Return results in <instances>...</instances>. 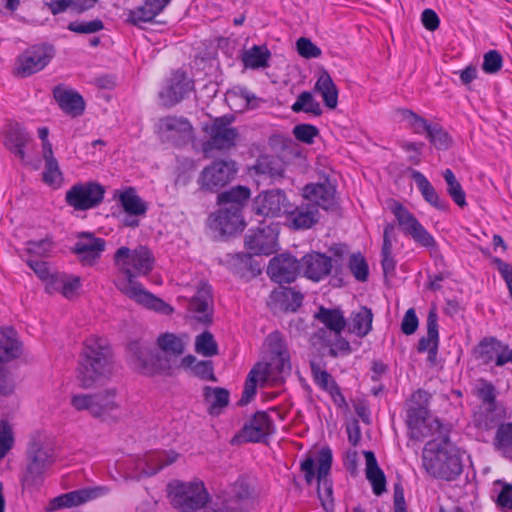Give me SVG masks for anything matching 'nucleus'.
I'll return each instance as SVG.
<instances>
[{"label": "nucleus", "mask_w": 512, "mask_h": 512, "mask_svg": "<svg viewBox=\"0 0 512 512\" xmlns=\"http://www.w3.org/2000/svg\"><path fill=\"white\" fill-rule=\"evenodd\" d=\"M113 261L124 275L122 280L116 282L117 288L123 294L157 313L171 315L174 312L171 305L150 293L136 280L138 276L147 275L154 268L155 258L147 246L140 245L135 249L122 246L115 251Z\"/></svg>", "instance_id": "obj_1"}, {"label": "nucleus", "mask_w": 512, "mask_h": 512, "mask_svg": "<svg viewBox=\"0 0 512 512\" xmlns=\"http://www.w3.org/2000/svg\"><path fill=\"white\" fill-rule=\"evenodd\" d=\"M434 425L437 427V436L428 441L423 448V468L436 479L456 480L463 472V454L450 441V428L439 420H435Z\"/></svg>", "instance_id": "obj_2"}, {"label": "nucleus", "mask_w": 512, "mask_h": 512, "mask_svg": "<svg viewBox=\"0 0 512 512\" xmlns=\"http://www.w3.org/2000/svg\"><path fill=\"white\" fill-rule=\"evenodd\" d=\"M112 351L108 340L92 335L84 343L77 369V378L83 388L92 387L112 369Z\"/></svg>", "instance_id": "obj_3"}, {"label": "nucleus", "mask_w": 512, "mask_h": 512, "mask_svg": "<svg viewBox=\"0 0 512 512\" xmlns=\"http://www.w3.org/2000/svg\"><path fill=\"white\" fill-rule=\"evenodd\" d=\"M431 398L432 395L428 391L419 388L406 401L405 423L408 428V437L412 440H422L432 430H435L437 435V427L434 425L436 419L427 425Z\"/></svg>", "instance_id": "obj_4"}, {"label": "nucleus", "mask_w": 512, "mask_h": 512, "mask_svg": "<svg viewBox=\"0 0 512 512\" xmlns=\"http://www.w3.org/2000/svg\"><path fill=\"white\" fill-rule=\"evenodd\" d=\"M170 502L180 512H197L209 502L210 496L203 481H174L168 485Z\"/></svg>", "instance_id": "obj_5"}, {"label": "nucleus", "mask_w": 512, "mask_h": 512, "mask_svg": "<svg viewBox=\"0 0 512 512\" xmlns=\"http://www.w3.org/2000/svg\"><path fill=\"white\" fill-rule=\"evenodd\" d=\"M127 358L131 367L143 375L170 374L173 362L167 356L154 353L142 341H131L127 346Z\"/></svg>", "instance_id": "obj_6"}, {"label": "nucleus", "mask_w": 512, "mask_h": 512, "mask_svg": "<svg viewBox=\"0 0 512 512\" xmlns=\"http://www.w3.org/2000/svg\"><path fill=\"white\" fill-rule=\"evenodd\" d=\"M333 272L331 283L333 286L344 285V267L338 259H332L324 253L310 252L301 258L302 275L313 281L320 282Z\"/></svg>", "instance_id": "obj_7"}, {"label": "nucleus", "mask_w": 512, "mask_h": 512, "mask_svg": "<svg viewBox=\"0 0 512 512\" xmlns=\"http://www.w3.org/2000/svg\"><path fill=\"white\" fill-rule=\"evenodd\" d=\"M70 404L76 411H87L91 416L101 420H106L112 416V413L119 407L114 389L93 394H74L71 396Z\"/></svg>", "instance_id": "obj_8"}, {"label": "nucleus", "mask_w": 512, "mask_h": 512, "mask_svg": "<svg viewBox=\"0 0 512 512\" xmlns=\"http://www.w3.org/2000/svg\"><path fill=\"white\" fill-rule=\"evenodd\" d=\"M232 120L231 116H221L214 118L210 124L203 127V131L209 137L203 143L205 154L213 150L228 151L236 146L239 132L236 127L231 126Z\"/></svg>", "instance_id": "obj_9"}, {"label": "nucleus", "mask_w": 512, "mask_h": 512, "mask_svg": "<svg viewBox=\"0 0 512 512\" xmlns=\"http://www.w3.org/2000/svg\"><path fill=\"white\" fill-rule=\"evenodd\" d=\"M156 133L161 142L175 147H182L192 140L194 129L188 118L168 115L159 118L156 125Z\"/></svg>", "instance_id": "obj_10"}, {"label": "nucleus", "mask_w": 512, "mask_h": 512, "mask_svg": "<svg viewBox=\"0 0 512 512\" xmlns=\"http://www.w3.org/2000/svg\"><path fill=\"white\" fill-rule=\"evenodd\" d=\"M391 211L404 234L411 236L416 244L430 250H436L437 242L433 235L400 202H394Z\"/></svg>", "instance_id": "obj_11"}, {"label": "nucleus", "mask_w": 512, "mask_h": 512, "mask_svg": "<svg viewBox=\"0 0 512 512\" xmlns=\"http://www.w3.org/2000/svg\"><path fill=\"white\" fill-rule=\"evenodd\" d=\"M105 189L96 182L74 184L65 195L66 203L77 211L98 206L104 198Z\"/></svg>", "instance_id": "obj_12"}, {"label": "nucleus", "mask_w": 512, "mask_h": 512, "mask_svg": "<svg viewBox=\"0 0 512 512\" xmlns=\"http://www.w3.org/2000/svg\"><path fill=\"white\" fill-rule=\"evenodd\" d=\"M474 354L476 359L486 366L494 364L502 367L512 363V348L492 336L481 339L474 349Z\"/></svg>", "instance_id": "obj_13"}, {"label": "nucleus", "mask_w": 512, "mask_h": 512, "mask_svg": "<svg viewBox=\"0 0 512 512\" xmlns=\"http://www.w3.org/2000/svg\"><path fill=\"white\" fill-rule=\"evenodd\" d=\"M54 49L48 44H39L26 49L17 59V72L22 77L44 69L53 58Z\"/></svg>", "instance_id": "obj_14"}, {"label": "nucleus", "mask_w": 512, "mask_h": 512, "mask_svg": "<svg viewBox=\"0 0 512 512\" xmlns=\"http://www.w3.org/2000/svg\"><path fill=\"white\" fill-rule=\"evenodd\" d=\"M292 208L285 192L281 189H272L261 192L253 201V211L265 217H279L286 215Z\"/></svg>", "instance_id": "obj_15"}, {"label": "nucleus", "mask_w": 512, "mask_h": 512, "mask_svg": "<svg viewBox=\"0 0 512 512\" xmlns=\"http://www.w3.org/2000/svg\"><path fill=\"white\" fill-rule=\"evenodd\" d=\"M237 172L232 160H215L201 173L202 187L209 191H217L227 185Z\"/></svg>", "instance_id": "obj_16"}, {"label": "nucleus", "mask_w": 512, "mask_h": 512, "mask_svg": "<svg viewBox=\"0 0 512 512\" xmlns=\"http://www.w3.org/2000/svg\"><path fill=\"white\" fill-rule=\"evenodd\" d=\"M192 89V80L184 71L178 69L166 80L165 86L159 92V98L164 107L170 108L181 102Z\"/></svg>", "instance_id": "obj_17"}, {"label": "nucleus", "mask_w": 512, "mask_h": 512, "mask_svg": "<svg viewBox=\"0 0 512 512\" xmlns=\"http://www.w3.org/2000/svg\"><path fill=\"white\" fill-rule=\"evenodd\" d=\"M301 273V260H297L291 254H279L274 256L268 264L267 274L272 281L282 284L291 283Z\"/></svg>", "instance_id": "obj_18"}, {"label": "nucleus", "mask_w": 512, "mask_h": 512, "mask_svg": "<svg viewBox=\"0 0 512 512\" xmlns=\"http://www.w3.org/2000/svg\"><path fill=\"white\" fill-rule=\"evenodd\" d=\"M110 492L107 486L86 487L61 494L53 498L49 503V510L55 511L61 508H71L106 496Z\"/></svg>", "instance_id": "obj_19"}, {"label": "nucleus", "mask_w": 512, "mask_h": 512, "mask_svg": "<svg viewBox=\"0 0 512 512\" xmlns=\"http://www.w3.org/2000/svg\"><path fill=\"white\" fill-rule=\"evenodd\" d=\"M110 492L107 486L86 487L61 494L53 498L49 503V510L55 511L61 508H71L106 496Z\"/></svg>", "instance_id": "obj_20"}, {"label": "nucleus", "mask_w": 512, "mask_h": 512, "mask_svg": "<svg viewBox=\"0 0 512 512\" xmlns=\"http://www.w3.org/2000/svg\"><path fill=\"white\" fill-rule=\"evenodd\" d=\"M277 232L270 225L261 223L256 229L251 228L245 236V247L256 255H269L274 252Z\"/></svg>", "instance_id": "obj_21"}, {"label": "nucleus", "mask_w": 512, "mask_h": 512, "mask_svg": "<svg viewBox=\"0 0 512 512\" xmlns=\"http://www.w3.org/2000/svg\"><path fill=\"white\" fill-rule=\"evenodd\" d=\"M273 422L270 416L264 411L256 412L243 426L240 433L233 441L238 442H261L272 431Z\"/></svg>", "instance_id": "obj_22"}, {"label": "nucleus", "mask_w": 512, "mask_h": 512, "mask_svg": "<svg viewBox=\"0 0 512 512\" xmlns=\"http://www.w3.org/2000/svg\"><path fill=\"white\" fill-rule=\"evenodd\" d=\"M105 247L106 241L103 238L95 237L92 233L83 232L78 235L72 252L77 255L83 265L91 266L100 259Z\"/></svg>", "instance_id": "obj_23"}, {"label": "nucleus", "mask_w": 512, "mask_h": 512, "mask_svg": "<svg viewBox=\"0 0 512 512\" xmlns=\"http://www.w3.org/2000/svg\"><path fill=\"white\" fill-rule=\"evenodd\" d=\"M188 311L200 323L208 324L212 321L213 295L212 287L209 284L201 283L199 285L196 293L189 300Z\"/></svg>", "instance_id": "obj_24"}, {"label": "nucleus", "mask_w": 512, "mask_h": 512, "mask_svg": "<svg viewBox=\"0 0 512 512\" xmlns=\"http://www.w3.org/2000/svg\"><path fill=\"white\" fill-rule=\"evenodd\" d=\"M30 140V134L19 122L10 121L5 125L3 130V144L21 161H24L26 158L24 148Z\"/></svg>", "instance_id": "obj_25"}, {"label": "nucleus", "mask_w": 512, "mask_h": 512, "mask_svg": "<svg viewBox=\"0 0 512 512\" xmlns=\"http://www.w3.org/2000/svg\"><path fill=\"white\" fill-rule=\"evenodd\" d=\"M303 196L317 209L321 207L324 210H329L335 206V187L328 180L323 183L305 185Z\"/></svg>", "instance_id": "obj_26"}, {"label": "nucleus", "mask_w": 512, "mask_h": 512, "mask_svg": "<svg viewBox=\"0 0 512 512\" xmlns=\"http://www.w3.org/2000/svg\"><path fill=\"white\" fill-rule=\"evenodd\" d=\"M53 96L59 107L69 116H81L85 110L83 97L73 89L58 85L53 89Z\"/></svg>", "instance_id": "obj_27"}, {"label": "nucleus", "mask_w": 512, "mask_h": 512, "mask_svg": "<svg viewBox=\"0 0 512 512\" xmlns=\"http://www.w3.org/2000/svg\"><path fill=\"white\" fill-rule=\"evenodd\" d=\"M286 217L290 226L295 230L309 229L318 222L319 211L312 203L301 204L289 209Z\"/></svg>", "instance_id": "obj_28"}, {"label": "nucleus", "mask_w": 512, "mask_h": 512, "mask_svg": "<svg viewBox=\"0 0 512 512\" xmlns=\"http://www.w3.org/2000/svg\"><path fill=\"white\" fill-rule=\"evenodd\" d=\"M55 462L54 451L51 448L33 444L27 451L26 466L46 478L47 471Z\"/></svg>", "instance_id": "obj_29"}, {"label": "nucleus", "mask_w": 512, "mask_h": 512, "mask_svg": "<svg viewBox=\"0 0 512 512\" xmlns=\"http://www.w3.org/2000/svg\"><path fill=\"white\" fill-rule=\"evenodd\" d=\"M215 227L222 234H233L244 229V221L241 209L235 207H224L220 209L214 219Z\"/></svg>", "instance_id": "obj_30"}, {"label": "nucleus", "mask_w": 512, "mask_h": 512, "mask_svg": "<svg viewBox=\"0 0 512 512\" xmlns=\"http://www.w3.org/2000/svg\"><path fill=\"white\" fill-rule=\"evenodd\" d=\"M21 354V342L13 327L0 328V361L8 363Z\"/></svg>", "instance_id": "obj_31"}, {"label": "nucleus", "mask_w": 512, "mask_h": 512, "mask_svg": "<svg viewBox=\"0 0 512 512\" xmlns=\"http://www.w3.org/2000/svg\"><path fill=\"white\" fill-rule=\"evenodd\" d=\"M310 368L313 380L319 388L329 392L334 402H337L336 397H341V400L344 401V396L339 386L321 362L311 361Z\"/></svg>", "instance_id": "obj_32"}, {"label": "nucleus", "mask_w": 512, "mask_h": 512, "mask_svg": "<svg viewBox=\"0 0 512 512\" xmlns=\"http://www.w3.org/2000/svg\"><path fill=\"white\" fill-rule=\"evenodd\" d=\"M366 460V478L372 486L375 495L380 496L386 491V477L379 467L375 454L372 451L364 452Z\"/></svg>", "instance_id": "obj_33"}, {"label": "nucleus", "mask_w": 512, "mask_h": 512, "mask_svg": "<svg viewBox=\"0 0 512 512\" xmlns=\"http://www.w3.org/2000/svg\"><path fill=\"white\" fill-rule=\"evenodd\" d=\"M204 402L208 405V413L219 416L223 409L229 405L230 393L222 387L206 386L203 389Z\"/></svg>", "instance_id": "obj_34"}, {"label": "nucleus", "mask_w": 512, "mask_h": 512, "mask_svg": "<svg viewBox=\"0 0 512 512\" xmlns=\"http://www.w3.org/2000/svg\"><path fill=\"white\" fill-rule=\"evenodd\" d=\"M411 177L426 202L439 210H447L448 203L441 200L429 180L418 170H411Z\"/></svg>", "instance_id": "obj_35"}, {"label": "nucleus", "mask_w": 512, "mask_h": 512, "mask_svg": "<svg viewBox=\"0 0 512 512\" xmlns=\"http://www.w3.org/2000/svg\"><path fill=\"white\" fill-rule=\"evenodd\" d=\"M314 90L321 95L326 107L330 109L336 108L338 104V89L326 70L320 73Z\"/></svg>", "instance_id": "obj_36"}, {"label": "nucleus", "mask_w": 512, "mask_h": 512, "mask_svg": "<svg viewBox=\"0 0 512 512\" xmlns=\"http://www.w3.org/2000/svg\"><path fill=\"white\" fill-rule=\"evenodd\" d=\"M275 307L282 311H296L302 304L303 295L291 288H280L271 293Z\"/></svg>", "instance_id": "obj_37"}, {"label": "nucleus", "mask_w": 512, "mask_h": 512, "mask_svg": "<svg viewBox=\"0 0 512 512\" xmlns=\"http://www.w3.org/2000/svg\"><path fill=\"white\" fill-rule=\"evenodd\" d=\"M271 52L265 45H254L242 54V62L245 68L260 69L269 66Z\"/></svg>", "instance_id": "obj_38"}, {"label": "nucleus", "mask_w": 512, "mask_h": 512, "mask_svg": "<svg viewBox=\"0 0 512 512\" xmlns=\"http://www.w3.org/2000/svg\"><path fill=\"white\" fill-rule=\"evenodd\" d=\"M373 313L366 306L351 314L349 330L358 337L366 336L372 330Z\"/></svg>", "instance_id": "obj_39"}, {"label": "nucleus", "mask_w": 512, "mask_h": 512, "mask_svg": "<svg viewBox=\"0 0 512 512\" xmlns=\"http://www.w3.org/2000/svg\"><path fill=\"white\" fill-rule=\"evenodd\" d=\"M124 211L131 216H142L147 211L146 203L138 196L132 187L125 189L119 196Z\"/></svg>", "instance_id": "obj_40"}, {"label": "nucleus", "mask_w": 512, "mask_h": 512, "mask_svg": "<svg viewBox=\"0 0 512 512\" xmlns=\"http://www.w3.org/2000/svg\"><path fill=\"white\" fill-rule=\"evenodd\" d=\"M427 334L419 339L418 352L423 353L436 346H439L438 315L435 310H431L427 316Z\"/></svg>", "instance_id": "obj_41"}, {"label": "nucleus", "mask_w": 512, "mask_h": 512, "mask_svg": "<svg viewBox=\"0 0 512 512\" xmlns=\"http://www.w3.org/2000/svg\"><path fill=\"white\" fill-rule=\"evenodd\" d=\"M178 457L175 452H156L147 456L146 458V469L144 473L148 476L154 475L164 467L174 463Z\"/></svg>", "instance_id": "obj_42"}, {"label": "nucleus", "mask_w": 512, "mask_h": 512, "mask_svg": "<svg viewBox=\"0 0 512 512\" xmlns=\"http://www.w3.org/2000/svg\"><path fill=\"white\" fill-rule=\"evenodd\" d=\"M316 317L328 329L334 331L336 334H340L346 325L344 315L339 310L321 307Z\"/></svg>", "instance_id": "obj_43"}, {"label": "nucleus", "mask_w": 512, "mask_h": 512, "mask_svg": "<svg viewBox=\"0 0 512 512\" xmlns=\"http://www.w3.org/2000/svg\"><path fill=\"white\" fill-rule=\"evenodd\" d=\"M255 168L258 173L267 175L272 179L282 178L284 175L283 162L274 156L260 157Z\"/></svg>", "instance_id": "obj_44"}, {"label": "nucleus", "mask_w": 512, "mask_h": 512, "mask_svg": "<svg viewBox=\"0 0 512 512\" xmlns=\"http://www.w3.org/2000/svg\"><path fill=\"white\" fill-rule=\"evenodd\" d=\"M494 445L505 457L512 459V423H502L498 426Z\"/></svg>", "instance_id": "obj_45"}, {"label": "nucleus", "mask_w": 512, "mask_h": 512, "mask_svg": "<svg viewBox=\"0 0 512 512\" xmlns=\"http://www.w3.org/2000/svg\"><path fill=\"white\" fill-rule=\"evenodd\" d=\"M250 197V189L245 186H237L219 195V202L227 207H235L242 210L243 204Z\"/></svg>", "instance_id": "obj_46"}, {"label": "nucleus", "mask_w": 512, "mask_h": 512, "mask_svg": "<svg viewBox=\"0 0 512 512\" xmlns=\"http://www.w3.org/2000/svg\"><path fill=\"white\" fill-rule=\"evenodd\" d=\"M443 177L447 184V192L452 198V200L460 207H464L467 205L466 202V194L459 183V181L456 179L455 174L453 171L449 168L444 170Z\"/></svg>", "instance_id": "obj_47"}, {"label": "nucleus", "mask_w": 512, "mask_h": 512, "mask_svg": "<svg viewBox=\"0 0 512 512\" xmlns=\"http://www.w3.org/2000/svg\"><path fill=\"white\" fill-rule=\"evenodd\" d=\"M98 0H51L48 4L52 14H58L72 7L78 12L89 10L95 6Z\"/></svg>", "instance_id": "obj_48"}, {"label": "nucleus", "mask_w": 512, "mask_h": 512, "mask_svg": "<svg viewBox=\"0 0 512 512\" xmlns=\"http://www.w3.org/2000/svg\"><path fill=\"white\" fill-rule=\"evenodd\" d=\"M292 110L294 112H305L310 113L315 116H319L322 114V108L320 103L317 102L312 94L308 91H304L299 94L296 101L292 105Z\"/></svg>", "instance_id": "obj_49"}, {"label": "nucleus", "mask_w": 512, "mask_h": 512, "mask_svg": "<svg viewBox=\"0 0 512 512\" xmlns=\"http://www.w3.org/2000/svg\"><path fill=\"white\" fill-rule=\"evenodd\" d=\"M42 180L45 184L53 188H58L61 185L63 174L56 158L44 160Z\"/></svg>", "instance_id": "obj_50"}, {"label": "nucleus", "mask_w": 512, "mask_h": 512, "mask_svg": "<svg viewBox=\"0 0 512 512\" xmlns=\"http://www.w3.org/2000/svg\"><path fill=\"white\" fill-rule=\"evenodd\" d=\"M44 481V476L25 465V468L20 475L22 491H28L29 493L37 492L44 484Z\"/></svg>", "instance_id": "obj_51"}, {"label": "nucleus", "mask_w": 512, "mask_h": 512, "mask_svg": "<svg viewBox=\"0 0 512 512\" xmlns=\"http://www.w3.org/2000/svg\"><path fill=\"white\" fill-rule=\"evenodd\" d=\"M159 348L174 356L181 355L184 352V344L182 340L173 333H163L157 338Z\"/></svg>", "instance_id": "obj_52"}, {"label": "nucleus", "mask_w": 512, "mask_h": 512, "mask_svg": "<svg viewBox=\"0 0 512 512\" xmlns=\"http://www.w3.org/2000/svg\"><path fill=\"white\" fill-rule=\"evenodd\" d=\"M348 267L357 281L365 282L368 280L369 266L361 253H353L350 255Z\"/></svg>", "instance_id": "obj_53"}, {"label": "nucleus", "mask_w": 512, "mask_h": 512, "mask_svg": "<svg viewBox=\"0 0 512 512\" xmlns=\"http://www.w3.org/2000/svg\"><path fill=\"white\" fill-rule=\"evenodd\" d=\"M195 350L203 356L210 357L218 354V345L213 335L208 331H204L196 337Z\"/></svg>", "instance_id": "obj_54"}, {"label": "nucleus", "mask_w": 512, "mask_h": 512, "mask_svg": "<svg viewBox=\"0 0 512 512\" xmlns=\"http://www.w3.org/2000/svg\"><path fill=\"white\" fill-rule=\"evenodd\" d=\"M430 143L438 150H447L451 145V138L440 125L433 124L427 133Z\"/></svg>", "instance_id": "obj_55"}, {"label": "nucleus", "mask_w": 512, "mask_h": 512, "mask_svg": "<svg viewBox=\"0 0 512 512\" xmlns=\"http://www.w3.org/2000/svg\"><path fill=\"white\" fill-rule=\"evenodd\" d=\"M67 29L77 34H94L104 29V23L100 19L91 21H72L68 24Z\"/></svg>", "instance_id": "obj_56"}, {"label": "nucleus", "mask_w": 512, "mask_h": 512, "mask_svg": "<svg viewBox=\"0 0 512 512\" xmlns=\"http://www.w3.org/2000/svg\"><path fill=\"white\" fill-rule=\"evenodd\" d=\"M157 15L158 14L155 13L154 10L144 3L143 5L129 11L128 21L133 25L141 26L142 24L152 22Z\"/></svg>", "instance_id": "obj_57"}, {"label": "nucleus", "mask_w": 512, "mask_h": 512, "mask_svg": "<svg viewBox=\"0 0 512 512\" xmlns=\"http://www.w3.org/2000/svg\"><path fill=\"white\" fill-rule=\"evenodd\" d=\"M266 341L271 353L277 356L282 365H284V362L288 360V353L281 333L278 331L272 332L268 335Z\"/></svg>", "instance_id": "obj_58"}, {"label": "nucleus", "mask_w": 512, "mask_h": 512, "mask_svg": "<svg viewBox=\"0 0 512 512\" xmlns=\"http://www.w3.org/2000/svg\"><path fill=\"white\" fill-rule=\"evenodd\" d=\"M14 445L12 427L5 419H0V460H2Z\"/></svg>", "instance_id": "obj_59"}, {"label": "nucleus", "mask_w": 512, "mask_h": 512, "mask_svg": "<svg viewBox=\"0 0 512 512\" xmlns=\"http://www.w3.org/2000/svg\"><path fill=\"white\" fill-rule=\"evenodd\" d=\"M332 465V452L329 448H323L319 451L317 457V480L326 484L327 476Z\"/></svg>", "instance_id": "obj_60"}, {"label": "nucleus", "mask_w": 512, "mask_h": 512, "mask_svg": "<svg viewBox=\"0 0 512 512\" xmlns=\"http://www.w3.org/2000/svg\"><path fill=\"white\" fill-rule=\"evenodd\" d=\"M227 495V501L240 502L250 497L251 490L246 480L239 478L229 487Z\"/></svg>", "instance_id": "obj_61"}, {"label": "nucleus", "mask_w": 512, "mask_h": 512, "mask_svg": "<svg viewBox=\"0 0 512 512\" xmlns=\"http://www.w3.org/2000/svg\"><path fill=\"white\" fill-rule=\"evenodd\" d=\"M54 248L53 241L46 237L41 240H29L26 242L25 251L30 255L48 256Z\"/></svg>", "instance_id": "obj_62"}, {"label": "nucleus", "mask_w": 512, "mask_h": 512, "mask_svg": "<svg viewBox=\"0 0 512 512\" xmlns=\"http://www.w3.org/2000/svg\"><path fill=\"white\" fill-rule=\"evenodd\" d=\"M319 131L312 124H298L293 128L294 137L305 144H312Z\"/></svg>", "instance_id": "obj_63"}, {"label": "nucleus", "mask_w": 512, "mask_h": 512, "mask_svg": "<svg viewBox=\"0 0 512 512\" xmlns=\"http://www.w3.org/2000/svg\"><path fill=\"white\" fill-rule=\"evenodd\" d=\"M503 59L496 50H490L484 55L482 69L488 74H494L502 68Z\"/></svg>", "instance_id": "obj_64"}]
</instances>
